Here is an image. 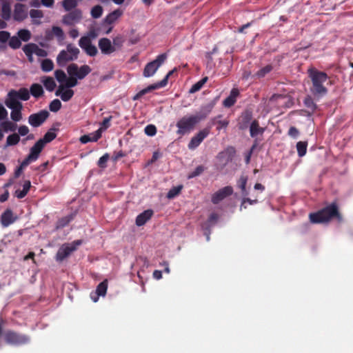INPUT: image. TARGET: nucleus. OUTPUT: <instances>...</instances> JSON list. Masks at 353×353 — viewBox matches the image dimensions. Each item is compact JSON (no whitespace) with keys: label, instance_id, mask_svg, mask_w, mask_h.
I'll list each match as a JSON object with an SVG mask.
<instances>
[{"label":"nucleus","instance_id":"nucleus-1","mask_svg":"<svg viewBox=\"0 0 353 353\" xmlns=\"http://www.w3.org/2000/svg\"><path fill=\"white\" fill-rule=\"evenodd\" d=\"M56 137V134L53 132H48L44 137L39 139L31 148L30 154L21 163V166H27L32 162L35 161L39 157V154L42 151L45 145L52 141Z\"/></svg>","mask_w":353,"mask_h":353},{"label":"nucleus","instance_id":"nucleus-2","mask_svg":"<svg viewBox=\"0 0 353 353\" xmlns=\"http://www.w3.org/2000/svg\"><path fill=\"white\" fill-rule=\"evenodd\" d=\"M333 217H336L339 221L341 220L335 203H332L321 210L310 214V221L313 223H327Z\"/></svg>","mask_w":353,"mask_h":353},{"label":"nucleus","instance_id":"nucleus-3","mask_svg":"<svg viewBox=\"0 0 353 353\" xmlns=\"http://www.w3.org/2000/svg\"><path fill=\"white\" fill-rule=\"evenodd\" d=\"M308 74L312 82V92L317 95L325 94L327 90L323 84L327 81V74L315 68L309 69Z\"/></svg>","mask_w":353,"mask_h":353},{"label":"nucleus","instance_id":"nucleus-4","mask_svg":"<svg viewBox=\"0 0 353 353\" xmlns=\"http://www.w3.org/2000/svg\"><path fill=\"white\" fill-rule=\"evenodd\" d=\"M206 117V114L198 113L186 115L181 118L176 123L177 134L184 135L192 131L194 126Z\"/></svg>","mask_w":353,"mask_h":353},{"label":"nucleus","instance_id":"nucleus-5","mask_svg":"<svg viewBox=\"0 0 353 353\" xmlns=\"http://www.w3.org/2000/svg\"><path fill=\"white\" fill-rule=\"evenodd\" d=\"M79 50L72 44H68L65 50H61L57 57V63L60 66H64L67 62L77 59Z\"/></svg>","mask_w":353,"mask_h":353},{"label":"nucleus","instance_id":"nucleus-6","mask_svg":"<svg viewBox=\"0 0 353 353\" xmlns=\"http://www.w3.org/2000/svg\"><path fill=\"white\" fill-rule=\"evenodd\" d=\"M81 240H77L72 243L63 244L56 254V260L57 261H62L68 257L72 252L75 251L77 248L81 245Z\"/></svg>","mask_w":353,"mask_h":353},{"label":"nucleus","instance_id":"nucleus-7","mask_svg":"<svg viewBox=\"0 0 353 353\" xmlns=\"http://www.w3.org/2000/svg\"><path fill=\"white\" fill-rule=\"evenodd\" d=\"M123 11L117 9L109 13L103 20L102 26L103 28V34H108L113 28V25L122 16Z\"/></svg>","mask_w":353,"mask_h":353},{"label":"nucleus","instance_id":"nucleus-8","mask_svg":"<svg viewBox=\"0 0 353 353\" xmlns=\"http://www.w3.org/2000/svg\"><path fill=\"white\" fill-rule=\"evenodd\" d=\"M23 51L30 63L34 61L33 55L39 57H46L48 55L46 50L41 48L37 44L30 43L23 47Z\"/></svg>","mask_w":353,"mask_h":353},{"label":"nucleus","instance_id":"nucleus-9","mask_svg":"<svg viewBox=\"0 0 353 353\" xmlns=\"http://www.w3.org/2000/svg\"><path fill=\"white\" fill-rule=\"evenodd\" d=\"M167 59L166 54H161L157 56V57L152 61L148 63L144 70L143 74L145 77H152L159 68L164 63Z\"/></svg>","mask_w":353,"mask_h":353},{"label":"nucleus","instance_id":"nucleus-10","mask_svg":"<svg viewBox=\"0 0 353 353\" xmlns=\"http://www.w3.org/2000/svg\"><path fill=\"white\" fill-rule=\"evenodd\" d=\"M5 105L11 110L10 118L14 122H19L22 120L23 104L5 99Z\"/></svg>","mask_w":353,"mask_h":353},{"label":"nucleus","instance_id":"nucleus-11","mask_svg":"<svg viewBox=\"0 0 353 353\" xmlns=\"http://www.w3.org/2000/svg\"><path fill=\"white\" fill-rule=\"evenodd\" d=\"M91 68L88 65H83L80 68L77 64L72 63L68 67V72L70 76H74L78 79H83L85 78L90 72Z\"/></svg>","mask_w":353,"mask_h":353},{"label":"nucleus","instance_id":"nucleus-12","mask_svg":"<svg viewBox=\"0 0 353 353\" xmlns=\"http://www.w3.org/2000/svg\"><path fill=\"white\" fill-rule=\"evenodd\" d=\"M30 98V91L27 88H20L19 90H10L6 98V99L14 101L16 103H21L19 100L27 101Z\"/></svg>","mask_w":353,"mask_h":353},{"label":"nucleus","instance_id":"nucleus-13","mask_svg":"<svg viewBox=\"0 0 353 353\" xmlns=\"http://www.w3.org/2000/svg\"><path fill=\"white\" fill-rule=\"evenodd\" d=\"M79 46L90 57H95L98 54L97 48L92 43V41L88 37H81Z\"/></svg>","mask_w":353,"mask_h":353},{"label":"nucleus","instance_id":"nucleus-14","mask_svg":"<svg viewBox=\"0 0 353 353\" xmlns=\"http://www.w3.org/2000/svg\"><path fill=\"white\" fill-rule=\"evenodd\" d=\"M6 341L12 345H22L29 342L28 336L15 333L14 332H7L5 334Z\"/></svg>","mask_w":353,"mask_h":353},{"label":"nucleus","instance_id":"nucleus-15","mask_svg":"<svg viewBox=\"0 0 353 353\" xmlns=\"http://www.w3.org/2000/svg\"><path fill=\"white\" fill-rule=\"evenodd\" d=\"M48 116V111L41 110L37 113L30 114L28 117V123L34 128L39 127L47 119Z\"/></svg>","mask_w":353,"mask_h":353},{"label":"nucleus","instance_id":"nucleus-16","mask_svg":"<svg viewBox=\"0 0 353 353\" xmlns=\"http://www.w3.org/2000/svg\"><path fill=\"white\" fill-rule=\"evenodd\" d=\"M82 19V12L79 9H75L62 18V23L67 26H72L79 23Z\"/></svg>","mask_w":353,"mask_h":353},{"label":"nucleus","instance_id":"nucleus-17","mask_svg":"<svg viewBox=\"0 0 353 353\" xmlns=\"http://www.w3.org/2000/svg\"><path fill=\"white\" fill-rule=\"evenodd\" d=\"M210 134L209 128H204L200 130L195 136H194L188 143V148L190 150L196 149L201 142L208 136Z\"/></svg>","mask_w":353,"mask_h":353},{"label":"nucleus","instance_id":"nucleus-18","mask_svg":"<svg viewBox=\"0 0 353 353\" xmlns=\"http://www.w3.org/2000/svg\"><path fill=\"white\" fill-rule=\"evenodd\" d=\"M233 189L231 186L224 187L213 194L212 201L213 203L217 204L228 196L231 195Z\"/></svg>","mask_w":353,"mask_h":353},{"label":"nucleus","instance_id":"nucleus-19","mask_svg":"<svg viewBox=\"0 0 353 353\" xmlns=\"http://www.w3.org/2000/svg\"><path fill=\"white\" fill-rule=\"evenodd\" d=\"M99 48L103 54H111L115 52L112 41L108 38H101L98 42Z\"/></svg>","mask_w":353,"mask_h":353},{"label":"nucleus","instance_id":"nucleus-20","mask_svg":"<svg viewBox=\"0 0 353 353\" xmlns=\"http://www.w3.org/2000/svg\"><path fill=\"white\" fill-rule=\"evenodd\" d=\"M55 95L60 97L63 101H68L73 97L74 91L59 85L55 92Z\"/></svg>","mask_w":353,"mask_h":353},{"label":"nucleus","instance_id":"nucleus-21","mask_svg":"<svg viewBox=\"0 0 353 353\" xmlns=\"http://www.w3.org/2000/svg\"><path fill=\"white\" fill-rule=\"evenodd\" d=\"M28 16V12L24 5L17 3L14 6L13 17L16 21H21Z\"/></svg>","mask_w":353,"mask_h":353},{"label":"nucleus","instance_id":"nucleus-22","mask_svg":"<svg viewBox=\"0 0 353 353\" xmlns=\"http://www.w3.org/2000/svg\"><path fill=\"white\" fill-rule=\"evenodd\" d=\"M102 128H99L97 131L90 133L89 134H85L80 138L81 143L85 144L88 142L97 141L101 137Z\"/></svg>","mask_w":353,"mask_h":353},{"label":"nucleus","instance_id":"nucleus-23","mask_svg":"<svg viewBox=\"0 0 353 353\" xmlns=\"http://www.w3.org/2000/svg\"><path fill=\"white\" fill-rule=\"evenodd\" d=\"M166 85V79H163L159 82H157L156 83L152 84L147 88L141 90L134 97V99H137V98L144 95L145 94L154 90H157L163 87H165Z\"/></svg>","mask_w":353,"mask_h":353},{"label":"nucleus","instance_id":"nucleus-24","mask_svg":"<svg viewBox=\"0 0 353 353\" xmlns=\"http://www.w3.org/2000/svg\"><path fill=\"white\" fill-rule=\"evenodd\" d=\"M152 210H147L139 214L136 219L137 225H143L152 217Z\"/></svg>","mask_w":353,"mask_h":353},{"label":"nucleus","instance_id":"nucleus-25","mask_svg":"<svg viewBox=\"0 0 353 353\" xmlns=\"http://www.w3.org/2000/svg\"><path fill=\"white\" fill-rule=\"evenodd\" d=\"M239 92L238 89L233 88L230 95L223 101V104L226 108L232 106L236 101L237 97L239 96Z\"/></svg>","mask_w":353,"mask_h":353},{"label":"nucleus","instance_id":"nucleus-26","mask_svg":"<svg viewBox=\"0 0 353 353\" xmlns=\"http://www.w3.org/2000/svg\"><path fill=\"white\" fill-rule=\"evenodd\" d=\"M15 221L13 214L10 210H6L1 215V221L4 227H8Z\"/></svg>","mask_w":353,"mask_h":353},{"label":"nucleus","instance_id":"nucleus-27","mask_svg":"<svg viewBox=\"0 0 353 353\" xmlns=\"http://www.w3.org/2000/svg\"><path fill=\"white\" fill-rule=\"evenodd\" d=\"M30 17L33 24L39 25L41 23V19L43 17V13L40 10L32 9L30 11Z\"/></svg>","mask_w":353,"mask_h":353},{"label":"nucleus","instance_id":"nucleus-28","mask_svg":"<svg viewBox=\"0 0 353 353\" xmlns=\"http://www.w3.org/2000/svg\"><path fill=\"white\" fill-rule=\"evenodd\" d=\"M51 34L57 38L59 43H63L65 39V34L63 30L59 26H52Z\"/></svg>","mask_w":353,"mask_h":353},{"label":"nucleus","instance_id":"nucleus-29","mask_svg":"<svg viewBox=\"0 0 353 353\" xmlns=\"http://www.w3.org/2000/svg\"><path fill=\"white\" fill-rule=\"evenodd\" d=\"M41 81L43 83L46 89L50 92L53 91L56 87V83L52 77H43Z\"/></svg>","mask_w":353,"mask_h":353},{"label":"nucleus","instance_id":"nucleus-30","mask_svg":"<svg viewBox=\"0 0 353 353\" xmlns=\"http://www.w3.org/2000/svg\"><path fill=\"white\" fill-rule=\"evenodd\" d=\"M1 128L5 132H14L17 129V125L14 121H10L7 119L0 122Z\"/></svg>","mask_w":353,"mask_h":353},{"label":"nucleus","instance_id":"nucleus-31","mask_svg":"<svg viewBox=\"0 0 353 353\" xmlns=\"http://www.w3.org/2000/svg\"><path fill=\"white\" fill-rule=\"evenodd\" d=\"M30 186H31L30 181H26L24 182L23 185V189L21 190H16L15 196L18 199L23 198L27 194V193L28 192V191H29V190L30 188Z\"/></svg>","mask_w":353,"mask_h":353},{"label":"nucleus","instance_id":"nucleus-32","mask_svg":"<svg viewBox=\"0 0 353 353\" xmlns=\"http://www.w3.org/2000/svg\"><path fill=\"white\" fill-rule=\"evenodd\" d=\"M30 92L33 97L38 98L43 94V90L40 84L34 83L30 88Z\"/></svg>","mask_w":353,"mask_h":353},{"label":"nucleus","instance_id":"nucleus-33","mask_svg":"<svg viewBox=\"0 0 353 353\" xmlns=\"http://www.w3.org/2000/svg\"><path fill=\"white\" fill-rule=\"evenodd\" d=\"M250 135L254 137L258 134H261L263 132V128H260L256 121H253L250 128Z\"/></svg>","mask_w":353,"mask_h":353},{"label":"nucleus","instance_id":"nucleus-34","mask_svg":"<svg viewBox=\"0 0 353 353\" xmlns=\"http://www.w3.org/2000/svg\"><path fill=\"white\" fill-rule=\"evenodd\" d=\"M31 32L27 29H21L17 32V36L21 41L27 42L31 39Z\"/></svg>","mask_w":353,"mask_h":353},{"label":"nucleus","instance_id":"nucleus-35","mask_svg":"<svg viewBox=\"0 0 353 353\" xmlns=\"http://www.w3.org/2000/svg\"><path fill=\"white\" fill-rule=\"evenodd\" d=\"M107 288H108V281H107V280H105L98 285V286L96 289V291H95L96 294L104 296L106 294Z\"/></svg>","mask_w":353,"mask_h":353},{"label":"nucleus","instance_id":"nucleus-36","mask_svg":"<svg viewBox=\"0 0 353 353\" xmlns=\"http://www.w3.org/2000/svg\"><path fill=\"white\" fill-rule=\"evenodd\" d=\"M73 219V215L69 214L60 219L56 225L57 229L62 228L67 225Z\"/></svg>","mask_w":353,"mask_h":353},{"label":"nucleus","instance_id":"nucleus-37","mask_svg":"<svg viewBox=\"0 0 353 353\" xmlns=\"http://www.w3.org/2000/svg\"><path fill=\"white\" fill-rule=\"evenodd\" d=\"M61 3L64 10L68 12L77 6L78 1L77 0H63Z\"/></svg>","mask_w":353,"mask_h":353},{"label":"nucleus","instance_id":"nucleus-38","mask_svg":"<svg viewBox=\"0 0 353 353\" xmlns=\"http://www.w3.org/2000/svg\"><path fill=\"white\" fill-rule=\"evenodd\" d=\"M208 78L207 77L203 78L196 83H194L189 90V92L192 94L200 90L203 85L207 82Z\"/></svg>","mask_w":353,"mask_h":353},{"label":"nucleus","instance_id":"nucleus-39","mask_svg":"<svg viewBox=\"0 0 353 353\" xmlns=\"http://www.w3.org/2000/svg\"><path fill=\"white\" fill-rule=\"evenodd\" d=\"M248 182V177L246 176H241L237 182L238 187L241 189L243 195L247 196L246 184Z\"/></svg>","mask_w":353,"mask_h":353},{"label":"nucleus","instance_id":"nucleus-40","mask_svg":"<svg viewBox=\"0 0 353 353\" xmlns=\"http://www.w3.org/2000/svg\"><path fill=\"white\" fill-rule=\"evenodd\" d=\"M77 83V78L74 76H70L69 77H66L65 81L61 85H63L64 88L70 89V88L76 86Z\"/></svg>","mask_w":353,"mask_h":353},{"label":"nucleus","instance_id":"nucleus-41","mask_svg":"<svg viewBox=\"0 0 353 353\" xmlns=\"http://www.w3.org/2000/svg\"><path fill=\"white\" fill-rule=\"evenodd\" d=\"M8 46L12 49H18L21 46V41L17 35L10 37L8 42Z\"/></svg>","mask_w":353,"mask_h":353},{"label":"nucleus","instance_id":"nucleus-42","mask_svg":"<svg viewBox=\"0 0 353 353\" xmlns=\"http://www.w3.org/2000/svg\"><path fill=\"white\" fill-rule=\"evenodd\" d=\"M20 141L19 134L14 133L9 135L6 139V146L17 145Z\"/></svg>","mask_w":353,"mask_h":353},{"label":"nucleus","instance_id":"nucleus-43","mask_svg":"<svg viewBox=\"0 0 353 353\" xmlns=\"http://www.w3.org/2000/svg\"><path fill=\"white\" fill-rule=\"evenodd\" d=\"M41 67L43 71L48 72L53 70L54 64L50 59H46L41 61Z\"/></svg>","mask_w":353,"mask_h":353},{"label":"nucleus","instance_id":"nucleus-44","mask_svg":"<svg viewBox=\"0 0 353 353\" xmlns=\"http://www.w3.org/2000/svg\"><path fill=\"white\" fill-rule=\"evenodd\" d=\"M307 146V142L305 141H299L296 143V150L298 152V154L300 157L305 156V154H306Z\"/></svg>","mask_w":353,"mask_h":353},{"label":"nucleus","instance_id":"nucleus-45","mask_svg":"<svg viewBox=\"0 0 353 353\" xmlns=\"http://www.w3.org/2000/svg\"><path fill=\"white\" fill-rule=\"evenodd\" d=\"M103 10L99 5L94 6L90 10V14L94 19H99L101 17Z\"/></svg>","mask_w":353,"mask_h":353},{"label":"nucleus","instance_id":"nucleus-46","mask_svg":"<svg viewBox=\"0 0 353 353\" xmlns=\"http://www.w3.org/2000/svg\"><path fill=\"white\" fill-rule=\"evenodd\" d=\"M1 11H2V17L5 20L10 19V16H11V10H10V6L8 3H6V2L3 3Z\"/></svg>","mask_w":353,"mask_h":353},{"label":"nucleus","instance_id":"nucleus-47","mask_svg":"<svg viewBox=\"0 0 353 353\" xmlns=\"http://www.w3.org/2000/svg\"><path fill=\"white\" fill-rule=\"evenodd\" d=\"M182 188H183V185H181L173 187L168 192L167 197L168 199H174L177 195L179 194V193L181 192Z\"/></svg>","mask_w":353,"mask_h":353},{"label":"nucleus","instance_id":"nucleus-48","mask_svg":"<svg viewBox=\"0 0 353 353\" xmlns=\"http://www.w3.org/2000/svg\"><path fill=\"white\" fill-rule=\"evenodd\" d=\"M123 43L124 39L122 36L120 35L115 37L112 41L115 51L120 49L123 46Z\"/></svg>","mask_w":353,"mask_h":353},{"label":"nucleus","instance_id":"nucleus-49","mask_svg":"<svg viewBox=\"0 0 353 353\" xmlns=\"http://www.w3.org/2000/svg\"><path fill=\"white\" fill-rule=\"evenodd\" d=\"M55 77L58 82L59 83V85H62L64 83V82L66 80V74L62 70H56L54 72Z\"/></svg>","mask_w":353,"mask_h":353},{"label":"nucleus","instance_id":"nucleus-50","mask_svg":"<svg viewBox=\"0 0 353 353\" xmlns=\"http://www.w3.org/2000/svg\"><path fill=\"white\" fill-rule=\"evenodd\" d=\"M272 68L270 65H268L265 66L264 68L260 69L256 74L255 76L258 78H262L265 77L267 74H268L271 70Z\"/></svg>","mask_w":353,"mask_h":353},{"label":"nucleus","instance_id":"nucleus-51","mask_svg":"<svg viewBox=\"0 0 353 353\" xmlns=\"http://www.w3.org/2000/svg\"><path fill=\"white\" fill-rule=\"evenodd\" d=\"M61 108V103L59 99H54L49 105V108L52 112H57Z\"/></svg>","mask_w":353,"mask_h":353},{"label":"nucleus","instance_id":"nucleus-52","mask_svg":"<svg viewBox=\"0 0 353 353\" xmlns=\"http://www.w3.org/2000/svg\"><path fill=\"white\" fill-rule=\"evenodd\" d=\"M145 133L150 137H153L157 133V128L154 125H148L144 129Z\"/></svg>","mask_w":353,"mask_h":353},{"label":"nucleus","instance_id":"nucleus-53","mask_svg":"<svg viewBox=\"0 0 353 353\" xmlns=\"http://www.w3.org/2000/svg\"><path fill=\"white\" fill-rule=\"evenodd\" d=\"M10 34L8 31H0V43H5L9 42Z\"/></svg>","mask_w":353,"mask_h":353},{"label":"nucleus","instance_id":"nucleus-54","mask_svg":"<svg viewBox=\"0 0 353 353\" xmlns=\"http://www.w3.org/2000/svg\"><path fill=\"white\" fill-rule=\"evenodd\" d=\"M203 170H204L203 167L201 165H199L193 172H192L189 174L188 178L192 179L195 176H197L200 175L203 172Z\"/></svg>","mask_w":353,"mask_h":353},{"label":"nucleus","instance_id":"nucleus-55","mask_svg":"<svg viewBox=\"0 0 353 353\" xmlns=\"http://www.w3.org/2000/svg\"><path fill=\"white\" fill-rule=\"evenodd\" d=\"M109 159V155L108 154H105L98 161V165L101 168H105L106 166V163Z\"/></svg>","mask_w":353,"mask_h":353},{"label":"nucleus","instance_id":"nucleus-56","mask_svg":"<svg viewBox=\"0 0 353 353\" xmlns=\"http://www.w3.org/2000/svg\"><path fill=\"white\" fill-rule=\"evenodd\" d=\"M8 117V111L2 104H0V122L6 119Z\"/></svg>","mask_w":353,"mask_h":353},{"label":"nucleus","instance_id":"nucleus-57","mask_svg":"<svg viewBox=\"0 0 353 353\" xmlns=\"http://www.w3.org/2000/svg\"><path fill=\"white\" fill-rule=\"evenodd\" d=\"M304 104L306 107L314 109L315 108V104L312 100V99L310 97H307L304 100Z\"/></svg>","mask_w":353,"mask_h":353},{"label":"nucleus","instance_id":"nucleus-58","mask_svg":"<svg viewBox=\"0 0 353 353\" xmlns=\"http://www.w3.org/2000/svg\"><path fill=\"white\" fill-rule=\"evenodd\" d=\"M19 134L23 137L29 133V128L26 125H21L18 128Z\"/></svg>","mask_w":353,"mask_h":353},{"label":"nucleus","instance_id":"nucleus-59","mask_svg":"<svg viewBox=\"0 0 353 353\" xmlns=\"http://www.w3.org/2000/svg\"><path fill=\"white\" fill-rule=\"evenodd\" d=\"M246 203H248L250 205H253V204H255V203H257V200L256 199L252 200V199H248V198H244L243 199V201H242V203H241V209H242L243 208H246V205H245Z\"/></svg>","mask_w":353,"mask_h":353},{"label":"nucleus","instance_id":"nucleus-60","mask_svg":"<svg viewBox=\"0 0 353 353\" xmlns=\"http://www.w3.org/2000/svg\"><path fill=\"white\" fill-rule=\"evenodd\" d=\"M110 120H111V117H107L103 119V122L101 124V127H100V128H102V132L104 131L105 130H106L109 127Z\"/></svg>","mask_w":353,"mask_h":353},{"label":"nucleus","instance_id":"nucleus-61","mask_svg":"<svg viewBox=\"0 0 353 353\" xmlns=\"http://www.w3.org/2000/svg\"><path fill=\"white\" fill-rule=\"evenodd\" d=\"M283 99V97H282L281 95H274L270 99L269 104L274 105V102H277Z\"/></svg>","mask_w":353,"mask_h":353},{"label":"nucleus","instance_id":"nucleus-62","mask_svg":"<svg viewBox=\"0 0 353 353\" xmlns=\"http://www.w3.org/2000/svg\"><path fill=\"white\" fill-rule=\"evenodd\" d=\"M41 3L46 8H52L54 6V0H41Z\"/></svg>","mask_w":353,"mask_h":353},{"label":"nucleus","instance_id":"nucleus-63","mask_svg":"<svg viewBox=\"0 0 353 353\" xmlns=\"http://www.w3.org/2000/svg\"><path fill=\"white\" fill-rule=\"evenodd\" d=\"M288 134L290 136L292 137H296L299 134L298 130L294 127H291L289 130Z\"/></svg>","mask_w":353,"mask_h":353},{"label":"nucleus","instance_id":"nucleus-64","mask_svg":"<svg viewBox=\"0 0 353 353\" xmlns=\"http://www.w3.org/2000/svg\"><path fill=\"white\" fill-rule=\"evenodd\" d=\"M228 125V121L226 120L219 121L218 122L217 129L220 130L221 128H225Z\"/></svg>","mask_w":353,"mask_h":353}]
</instances>
